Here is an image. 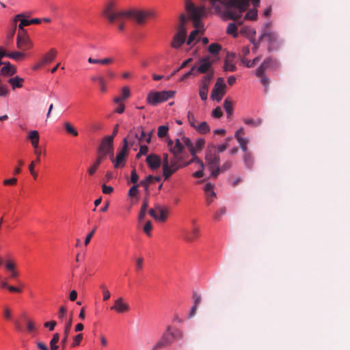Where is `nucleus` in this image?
Segmentation results:
<instances>
[{
    "label": "nucleus",
    "instance_id": "4",
    "mask_svg": "<svg viewBox=\"0 0 350 350\" xmlns=\"http://www.w3.org/2000/svg\"><path fill=\"white\" fill-rule=\"evenodd\" d=\"M186 17L184 14L180 16L181 24L178 27L177 32L174 36L171 46L174 49H179L185 42L187 29L185 25Z\"/></svg>",
    "mask_w": 350,
    "mask_h": 350
},
{
    "label": "nucleus",
    "instance_id": "39",
    "mask_svg": "<svg viewBox=\"0 0 350 350\" xmlns=\"http://www.w3.org/2000/svg\"><path fill=\"white\" fill-rule=\"evenodd\" d=\"M239 144L240 148L241 150L244 152H247V144L249 142L248 138L247 137H243V138H238L237 139Z\"/></svg>",
    "mask_w": 350,
    "mask_h": 350
},
{
    "label": "nucleus",
    "instance_id": "40",
    "mask_svg": "<svg viewBox=\"0 0 350 350\" xmlns=\"http://www.w3.org/2000/svg\"><path fill=\"white\" fill-rule=\"evenodd\" d=\"M152 180L153 176L152 175H148L139 182V185L144 187L145 190L147 191L148 189L149 185L152 183Z\"/></svg>",
    "mask_w": 350,
    "mask_h": 350
},
{
    "label": "nucleus",
    "instance_id": "63",
    "mask_svg": "<svg viewBox=\"0 0 350 350\" xmlns=\"http://www.w3.org/2000/svg\"><path fill=\"white\" fill-rule=\"evenodd\" d=\"M113 191V188L111 186H108L105 184L102 185V191L104 194H111Z\"/></svg>",
    "mask_w": 350,
    "mask_h": 350
},
{
    "label": "nucleus",
    "instance_id": "58",
    "mask_svg": "<svg viewBox=\"0 0 350 350\" xmlns=\"http://www.w3.org/2000/svg\"><path fill=\"white\" fill-rule=\"evenodd\" d=\"M152 223L150 221H148L144 226V232L148 235V236H150L151 234H150V231L152 230Z\"/></svg>",
    "mask_w": 350,
    "mask_h": 350
},
{
    "label": "nucleus",
    "instance_id": "44",
    "mask_svg": "<svg viewBox=\"0 0 350 350\" xmlns=\"http://www.w3.org/2000/svg\"><path fill=\"white\" fill-rule=\"evenodd\" d=\"M168 130H169V128H168V126H167V125L159 126L158 128V133H157L158 137L159 138H163V137L167 136Z\"/></svg>",
    "mask_w": 350,
    "mask_h": 350
},
{
    "label": "nucleus",
    "instance_id": "24",
    "mask_svg": "<svg viewBox=\"0 0 350 350\" xmlns=\"http://www.w3.org/2000/svg\"><path fill=\"white\" fill-rule=\"evenodd\" d=\"M72 327V319L70 318L68 321L66 322L64 326V338L61 340V344L63 347H65L66 344L68 341V338L69 336V333L70 332V329Z\"/></svg>",
    "mask_w": 350,
    "mask_h": 350
},
{
    "label": "nucleus",
    "instance_id": "20",
    "mask_svg": "<svg viewBox=\"0 0 350 350\" xmlns=\"http://www.w3.org/2000/svg\"><path fill=\"white\" fill-rule=\"evenodd\" d=\"M17 72L15 66L12 65L9 62L4 63V66L1 69V75L5 77H11Z\"/></svg>",
    "mask_w": 350,
    "mask_h": 350
},
{
    "label": "nucleus",
    "instance_id": "48",
    "mask_svg": "<svg viewBox=\"0 0 350 350\" xmlns=\"http://www.w3.org/2000/svg\"><path fill=\"white\" fill-rule=\"evenodd\" d=\"M187 118H188V121H189L190 126L192 128L196 127V124H198V121L196 119L193 113L192 112H191L190 111H189L187 113Z\"/></svg>",
    "mask_w": 350,
    "mask_h": 350
},
{
    "label": "nucleus",
    "instance_id": "59",
    "mask_svg": "<svg viewBox=\"0 0 350 350\" xmlns=\"http://www.w3.org/2000/svg\"><path fill=\"white\" fill-rule=\"evenodd\" d=\"M173 340L180 338L182 337V332L178 329H171Z\"/></svg>",
    "mask_w": 350,
    "mask_h": 350
},
{
    "label": "nucleus",
    "instance_id": "56",
    "mask_svg": "<svg viewBox=\"0 0 350 350\" xmlns=\"http://www.w3.org/2000/svg\"><path fill=\"white\" fill-rule=\"evenodd\" d=\"M211 115L215 118H219L222 116L223 112L219 107H217L213 110Z\"/></svg>",
    "mask_w": 350,
    "mask_h": 350
},
{
    "label": "nucleus",
    "instance_id": "16",
    "mask_svg": "<svg viewBox=\"0 0 350 350\" xmlns=\"http://www.w3.org/2000/svg\"><path fill=\"white\" fill-rule=\"evenodd\" d=\"M110 309L117 313H124L130 310L129 304L126 302L123 297H120L114 301V304Z\"/></svg>",
    "mask_w": 350,
    "mask_h": 350
},
{
    "label": "nucleus",
    "instance_id": "33",
    "mask_svg": "<svg viewBox=\"0 0 350 350\" xmlns=\"http://www.w3.org/2000/svg\"><path fill=\"white\" fill-rule=\"evenodd\" d=\"M161 339L164 340L167 344L170 345L174 340L172 335L171 334V327L168 326L165 333L163 334Z\"/></svg>",
    "mask_w": 350,
    "mask_h": 350
},
{
    "label": "nucleus",
    "instance_id": "15",
    "mask_svg": "<svg viewBox=\"0 0 350 350\" xmlns=\"http://www.w3.org/2000/svg\"><path fill=\"white\" fill-rule=\"evenodd\" d=\"M181 141L184 144V148L187 147L192 156V159L187 164H190L193 162H200V159L196 156V148L192 141L186 136L182 137Z\"/></svg>",
    "mask_w": 350,
    "mask_h": 350
},
{
    "label": "nucleus",
    "instance_id": "55",
    "mask_svg": "<svg viewBox=\"0 0 350 350\" xmlns=\"http://www.w3.org/2000/svg\"><path fill=\"white\" fill-rule=\"evenodd\" d=\"M82 339H83L82 334H79L77 336H75L73 338V342L72 343L71 347H75L76 346H78L80 344Z\"/></svg>",
    "mask_w": 350,
    "mask_h": 350
},
{
    "label": "nucleus",
    "instance_id": "19",
    "mask_svg": "<svg viewBox=\"0 0 350 350\" xmlns=\"http://www.w3.org/2000/svg\"><path fill=\"white\" fill-rule=\"evenodd\" d=\"M135 137L140 142H146L149 144L151 139V133L148 135L146 134L142 126H138L135 129Z\"/></svg>",
    "mask_w": 350,
    "mask_h": 350
},
{
    "label": "nucleus",
    "instance_id": "17",
    "mask_svg": "<svg viewBox=\"0 0 350 350\" xmlns=\"http://www.w3.org/2000/svg\"><path fill=\"white\" fill-rule=\"evenodd\" d=\"M146 163L148 166L152 170H155L160 167L161 160L159 155L156 154H150L146 157Z\"/></svg>",
    "mask_w": 350,
    "mask_h": 350
},
{
    "label": "nucleus",
    "instance_id": "38",
    "mask_svg": "<svg viewBox=\"0 0 350 350\" xmlns=\"http://www.w3.org/2000/svg\"><path fill=\"white\" fill-rule=\"evenodd\" d=\"M64 126L65 130L66 131V132L68 133H69L73 136L78 135L77 130L73 126H72V124L70 123H69L68 122H64Z\"/></svg>",
    "mask_w": 350,
    "mask_h": 350
},
{
    "label": "nucleus",
    "instance_id": "51",
    "mask_svg": "<svg viewBox=\"0 0 350 350\" xmlns=\"http://www.w3.org/2000/svg\"><path fill=\"white\" fill-rule=\"evenodd\" d=\"M226 209L225 207L220 208L213 215V218L215 221H219L221 217L225 215Z\"/></svg>",
    "mask_w": 350,
    "mask_h": 350
},
{
    "label": "nucleus",
    "instance_id": "13",
    "mask_svg": "<svg viewBox=\"0 0 350 350\" xmlns=\"http://www.w3.org/2000/svg\"><path fill=\"white\" fill-rule=\"evenodd\" d=\"M167 147L170 152L173 155H182L184 152V144L181 139L177 138L174 143L173 140L169 139L167 141Z\"/></svg>",
    "mask_w": 350,
    "mask_h": 350
},
{
    "label": "nucleus",
    "instance_id": "1",
    "mask_svg": "<svg viewBox=\"0 0 350 350\" xmlns=\"http://www.w3.org/2000/svg\"><path fill=\"white\" fill-rule=\"evenodd\" d=\"M103 15L110 23H118V29L120 31H124V20L132 18L138 24L144 23L148 18L153 17L154 13L153 11H142L135 10H119L116 8V3L113 1H110L105 6L103 11Z\"/></svg>",
    "mask_w": 350,
    "mask_h": 350
},
{
    "label": "nucleus",
    "instance_id": "7",
    "mask_svg": "<svg viewBox=\"0 0 350 350\" xmlns=\"http://www.w3.org/2000/svg\"><path fill=\"white\" fill-rule=\"evenodd\" d=\"M185 9L196 24L205 12L204 6H196L191 0H186Z\"/></svg>",
    "mask_w": 350,
    "mask_h": 350
},
{
    "label": "nucleus",
    "instance_id": "23",
    "mask_svg": "<svg viewBox=\"0 0 350 350\" xmlns=\"http://www.w3.org/2000/svg\"><path fill=\"white\" fill-rule=\"evenodd\" d=\"M8 82L11 85L12 90H15L16 88H21L23 87L24 79L18 76H15L12 78H10L8 80Z\"/></svg>",
    "mask_w": 350,
    "mask_h": 350
},
{
    "label": "nucleus",
    "instance_id": "42",
    "mask_svg": "<svg viewBox=\"0 0 350 350\" xmlns=\"http://www.w3.org/2000/svg\"><path fill=\"white\" fill-rule=\"evenodd\" d=\"M196 163L198 164L199 165V170L195 172L193 174V176L196 178H202L204 174V165L202 160L200 159V162H195Z\"/></svg>",
    "mask_w": 350,
    "mask_h": 350
},
{
    "label": "nucleus",
    "instance_id": "37",
    "mask_svg": "<svg viewBox=\"0 0 350 350\" xmlns=\"http://www.w3.org/2000/svg\"><path fill=\"white\" fill-rule=\"evenodd\" d=\"M59 340V334L58 333L54 334L50 341V348L51 350H57L59 348V346L57 345Z\"/></svg>",
    "mask_w": 350,
    "mask_h": 350
},
{
    "label": "nucleus",
    "instance_id": "5",
    "mask_svg": "<svg viewBox=\"0 0 350 350\" xmlns=\"http://www.w3.org/2000/svg\"><path fill=\"white\" fill-rule=\"evenodd\" d=\"M205 158L208 168L211 172V176L216 178L220 173L219 156L215 152H208L206 154Z\"/></svg>",
    "mask_w": 350,
    "mask_h": 350
},
{
    "label": "nucleus",
    "instance_id": "34",
    "mask_svg": "<svg viewBox=\"0 0 350 350\" xmlns=\"http://www.w3.org/2000/svg\"><path fill=\"white\" fill-rule=\"evenodd\" d=\"M221 50V46L218 43H212L208 46V51L213 55H218Z\"/></svg>",
    "mask_w": 350,
    "mask_h": 350
},
{
    "label": "nucleus",
    "instance_id": "6",
    "mask_svg": "<svg viewBox=\"0 0 350 350\" xmlns=\"http://www.w3.org/2000/svg\"><path fill=\"white\" fill-rule=\"evenodd\" d=\"M98 153L103 157L109 156L111 161H113V136H105L98 148Z\"/></svg>",
    "mask_w": 350,
    "mask_h": 350
},
{
    "label": "nucleus",
    "instance_id": "12",
    "mask_svg": "<svg viewBox=\"0 0 350 350\" xmlns=\"http://www.w3.org/2000/svg\"><path fill=\"white\" fill-rule=\"evenodd\" d=\"M17 47L21 50H27L32 46L31 40L26 31L18 32L16 38Z\"/></svg>",
    "mask_w": 350,
    "mask_h": 350
},
{
    "label": "nucleus",
    "instance_id": "64",
    "mask_svg": "<svg viewBox=\"0 0 350 350\" xmlns=\"http://www.w3.org/2000/svg\"><path fill=\"white\" fill-rule=\"evenodd\" d=\"M155 347L156 348H158L159 349H163L165 347H166L167 346H168L169 345L167 344L164 340H163V339H161V338H160L159 340H158L156 343H155Z\"/></svg>",
    "mask_w": 350,
    "mask_h": 350
},
{
    "label": "nucleus",
    "instance_id": "25",
    "mask_svg": "<svg viewBox=\"0 0 350 350\" xmlns=\"http://www.w3.org/2000/svg\"><path fill=\"white\" fill-rule=\"evenodd\" d=\"M28 138L31 140V143L34 149H38L39 143V133L37 131H31L28 134Z\"/></svg>",
    "mask_w": 350,
    "mask_h": 350
},
{
    "label": "nucleus",
    "instance_id": "35",
    "mask_svg": "<svg viewBox=\"0 0 350 350\" xmlns=\"http://www.w3.org/2000/svg\"><path fill=\"white\" fill-rule=\"evenodd\" d=\"M260 59L259 56L256 57L252 60H249L245 57H243L241 59V62L247 67V68H252L257 62H258Z\"/></svg>",
    "mask_w": 350,
    "mask_h": 350
},
{
    "label": "nucleus",
    "instance_id": "53",
    "mask_svg": "<svg viewBox=\"0 0 350 350\" xmlns=\"http://www.w3.org/2000/svg\"><path fill=\"white\" fill-rule=\"evenodd\" d=\"M258 77L260 78V82L264 85L265 91H267L269 84V78L265 74H262Z\"/></svg>",
    "mask_w": 350,
    "mask_h": 350
},
{
    "label": "nucleus",
    "instance_id": "43",
    "mask_svg": "<svg viewBox=\"0 0 350 350\" xmlns=\"http://www.w3.org/2000/svg\"><path fill=\"white\" fill-rule=\"evenodd\" d=\"M167 210L166 208H158V215H157V221H165L167 218Z\"/></svg>",
    "mask_w": 350,
    "mask_h": 350
},
{
    "label": "nucleus",
    "instance_id": "41",
    "mask_svg": "<svg viewBox=\"0 0 350 350\" xmlns=\"http://www.w3.org/2000/svg\"><path fill=\"white\" fill-rule=\"evenodd\" d=\"M243 122L247 124L252 126H258L261 124L262 120L260 118H258L256 120H254L253 118H245L243 120Z\"/></svg>",
    "mask_w": 350,
    "mask_h": 350
},
{
    "label": "nucleus",
    "instance_id": "60",
    "mask_svg": "<svg viewBox=\"0 0 350 350\" xmlns=\"http://www.w3.org/2000/svg\"><path fill=\"white\" fill-rule=\"evenodd\" d=\"M131 95L130 90L129 87L124 86L122 89V98L125 100L128 98Z\"/></svg>",
    "mask_w": 350,
    "mask_h": 350
},
{
    "label": "nucleus",
    "instance_id": "27",
    "mask_svg": "<svg viewBox=\"0 0 350 350\" xmlns=\"http://www.w3.org/2000/svg\"><path fill=\"white\" fill-rule=\"evenodd\" d=\"M193 129L200 134H206L211 131L209 125L205 121L196 124Z\"/></svg>",
    "mask_w": 350,
    "mask_h": 350
},
{
    "label": "nucleus",
    "instance_id": "10",
    "mask_svg": "<svg viewBox=\"0 0 350 350\" xmlns=\"http://www.w3.org/2000/svg\"><path fill=\"white\" fill-rule=\"evenodd\" d=\"M213 77V73H208L203 77L199 87V95L202 100H206L208 96V88Z\"/></svg>",
    "mask_w": 350,
    "mask_h": 350
},
{
    "label": "nucleus",
    "instance_id": "30",
    "mask_svg": "<svg viewBox=\"0 0 350 350\" xmlns=\"http://www.w3.org/2000/svg\"><path fill=\"white\" fill-rule=\"evenodd\" d=\"M243 159L244 165L247 168L251 169L253 167L254 160L250 152L245 153Z\"/></svg>",
    "mask_w": 350,
    "mask_h": 350
},
{
    "label": "nucleus",
    "instance_id": "31",
    "mask_svg": "<svg viewBox=\"0 0 350 350\" xmlns=\"http://www.w3.org/2000/svg\"><path fill=\"white\" fill-rule=\"evenodd\" d=\"M88 62L90 64H100L105 65V64H109L112 63L113 59L109 58V57L104 58V59H94L92 57H89L88 59Z\"/></svg>",
    "mask_w": 350,
    "mask_h": 350
},
{
    "label": "nucleus",
    "instance_id": "14",
    "mask_svg": "<svg viewBox=\"0 0 350 350\" xmlns=\"http://www.w3.org/2000/svg\"><path fill=\"white\" fill-rule=\"evenodd\" d=\"M277 66V61L275 59H273L272 57H267L264 59V61L262 62V64L258 66V68L256 69V77H260L262 74H265V72L270 69V68H274Z\"/></svg>",
    "mask_w": 350,
    "mask_h": 350
},
{
    "label": "nucleus",
    "instance_id": "45",
    "mask_svg": "<svg viewBox=\"0 0 350 350\" xmlns=\"http://www.w3.org/2000/svg\"><path fill=\"white\" fill-rule=\"evenodd\" d=\"M25 56V54L22 52L19 51H14L12 53H8V57L13 59L14 60H19L22 58H23Z\"/></svg>",
    "mask_w": 350,
    "mask_h": 350
},
{
    "label": "nucleus",
    "instance_id": "2",
    "mask_svg": "<svg viewBox=\"0 0 350 350\" xmlns=\"http://www.w3.org/2000/svg\"><path fill=\"white\" fill-rule=\"evenodd\" d=\"M183 162L184 158L183 155H173L168 163L166 162L163 163V174L165 180L168 179L178 169L189 165L187 163H183Z\"/></svg>",
    "mask_w": 350,
    "mask_h": 350
},
{
    "label": "nucleus",
    "instance_id": "21",
    "mask_svg": "<svg viewBox=\"0 0 350 350\" xmlns=\"http://www.w3.org/2000/svg\"><path fill=\"white\" fill-rule=\"evenodd\" d=\"M200 66L196 69L198 72L206 73L211 67V62L208 57H204L199 60Z\"/></svg>",
    "mask_w": 350,
    "mask_h": 350
},
{
    "label": "nucleus",
    "instance_id": "52",
    "mask_svg": "<svg viewBox=\"0 0 350 350\" xmlns=\"http://www.w3.org/2000/svg\"><path fill=\"white\" fill-rule=\"evenodd\" d=\"M204 144H205L204 139H203V138L197 139L194 144V146L196 148V151L197 152V150H201L204 148Z\"/></svg>",
    "mask_w": 350,
    "mask_h": 350
},
{
    "label": "nucleus",
    "instance_id": "29",
    "mask_svg": "<svg viewBox=\"0 0 350 350\" xmlns=\"http://www.w3.org/2000/svg\"><path fill=\"white\" fill-rule=\"evenodd\" d=\"M22 16H23L22 14H18L16 15L15 17L14 18V19L12 22V24H11L13 29L8 34V38L9 40H12L13 38L14 35L15 33V31L16 29L17 22L18 21V20H20V18Z\"/></svg>",
    "mask_w": 350,
    "mask_h": 350
},
{
    "label": "nucleus",
    "instance_id": "49",
    "mask_svg": "<svg viewBox=\"0 0 350 350\" xmlns=\"http://www.w3.org/2000/svg\"><path fill=\"white\" fill-rule=\"evenodd\" d=\"M224 69L225 71L234 72L236 70V66L231 62L226 60L224 65Z\"/></svg>",
    "mask_w": 350,
    "mask_h": 350
},
{
    "label": "nucleus",
    "instance_id": "9",
    "mask_svg": "<svg viewBox=\"0 0 350 350\" xmlns=\"http://www.w3.org/2000/svg\"><path fill=\"white\" fill-rule=\"evenodd\" d=\"M191 229L183 228L181 230V237L187 242L191 243L195 241L200 234V230L196 226V220H191Z\"/></svg>",
    "mask_w": 350,
    "mask_h": 350
},
{
    "label": "nucleus",
    "instance_id": "57",
    "mask_svg": "<svg viewBox=\"0 0 350 350\" xmlns=\"http://www.w3.org/2000/svg\"><path fill=\"white\" fill-rule=\"evenodd\" d=\"M139 180V176L137 174L135 169L134 168L131 173V182L134 185H137V183Z\"/></svg>",
    "mask_w": 350,
    "mask_h": 350
},
{
    "label": "nucleus",
    "instance_id": "46",
    "mask_svg": "<svg viewBox=\"0 0 350 350\" xmlns=\"http://www.w3.org/2000/svg\"><path fill=\"white\" fill-rule=\"evenodd\" d=\"M261 36L266 38L269 44L274 42L276 40V35L271 31L265 32L261 35Z\"/></svg>",
    "mask_w": 350,
    "mask_h": 350
},
{
    "label": "nucleus",
    "instance_id": "22",
    "mask_svg": "<svg viewBox=\"0 0 350 350\" xmlns=\"http://www.w3.org/2000/svg\"><path fill=\"white\" fill-rule=\"evenodd\" d=\"M4 266L5 270L10 271L14 269H16L15 260L11 256L10 254H7L4 256Z\"/></svg>",
    "mask_w": 350,
    "mask_h": 350
},
{
    "label": "nucleus",
    "instance_id": "47",
    "mask_svg": "<svg viewBox=\"0 0 350 350\" xmlns=\"http://www.w3.org/2000/svg\"><path fill=\"white\" fill-rule=\"evenodd\" d=\"M224 108L228 116L232 114V103L228 98L225 99L224 102Z\"/></svg>",
    "mask_w": 350,
    "mask_h": 350
},
{
    "label": "nucleus",
    "instance_id": "62",
    "mask_svg": "<svg viewBox=\"0 0 350 350\" xmlns=\"http://www.w3.org/2000/svg\"><path fill=\"white\" fill-rule=\"evenodd\" d=\"M139 185H133L129 191V196L130 197H134L138 192Z\"/></svg>",
    "mask_w": 350,
    "mask_h": 350
},
{
    "label": "nucleus",
    "instance_id": "18",
    "mask_svg": "<svg viewBox=\"0 0 350 350\" xmlns=\"http://www.w3.org/2000/svg\"><path fill=\"white\" fill-rule=\"evenodd\" d=\"M213 185L211 183H206L204 191L206 196V204L209 206L216 198V193L213 190Z\"/></svg>",
    "mask_w": 350,
    "mask_h": 350
},
{
    "label": "nucleus",
    "instance_id": "36",
    "mask_svg": "<svg viewBox=\"0 0 350 350\" xmlns=\"http://www.w3.org/2000/svg\"><path fill=\"white\" fill-rule=\"evenodd\" d=\"M148 206V201L146 198V199L144 200V201L142 202V206H141V209H140V211H139V220H142V219H143L144 218V217L146 215V211H147Z\"/></svg>",
    "mask_w": 350,
    "mask_h": 350
},
{
    "label": "nucleus",
    "instance_id": "11",
    "mask_svg": "<svg viewBox=\"0 0 350 350\" xmlns=\"http://www.w3.org/2000/svg\"><path fill=\"white\" fill-rule=\"evenodd\" d=\"M127 146V138H124V146L122 150L117 154L116 159L113 158V161H112L115 168H119L124 165V163L126 161Z\"/></svg>",
    "mask_w": 350,
    "mask_h": 350
},
{
    "label": "nucleus",
    "instance_id": "61",
    "mask_svg": "<svg viewBox=\"0 0 350 350\" xmlns=\"http://www.w3.org/2000/svg\"><path fill=\"white\" fill-rule=\"evenodd\" d=\"M66 312H67V309L66 308V307L61 306L59 309L58 314H57L58 319L60 320H63L66 314Z\"/></svg>",
    "mask_w": 350,
    "mask_h": 350
},
{
    "label": "nucleus",
    "instance_id": "32",
    "mask_svg": "<svg viewBox=\"0 0 350 350\" xmlns=\"http://www.w3.org/2000/svg\"><path fill=\"white\" fill-rule=\"evenodd\" d=\"M226 33L232 35L234 38L238 36L237 26L234 23H230L226 29Z\"/></svg>",
    "mask_w": 350,
    "mask_h": 350
},
{
    "label": "nucleus",
    "instance_id": "3",
    "mask_svg": "<svg viewBox=\"0 0 350 350\" xmlns=\"http://www.w3.org/2000/svg\"><path fill=\"white\" fill-rule=\"evenodd\" d=\"M174 94L175 91L173 90L150 91L147 95L146 101L150 105L157 106L158 104L172 98Z\"/></svg>",
    "mask_w": 350,
    "mask_h": 350
},
{
    "label": "nucleus",
    "instance_id": "8",
    "mask_svg": "<svg viewBox=\"0 0 350 350\" xmlns=\"http://www.w3.org/2000/svg\"><path fill=\"white\" fill-rule=\"evenodd\" d=\"M226 85L222 77H219L211 92V98L217 102H220L226 94Z\"/></svg>",
    "mask_w": 350,
    "mask_h": 350
},
{
    "label": "nucleus",
    "instance_id": "54",
    "mask_svg": "<svg viewBox=\"0 0 350 350\" xmlns=\"http://www.w3.org/2000/svg\"><path fill=\"white\" fill-rule=\"evenodd\" d=\"M198 34V29L193 30L190 33V34L189 36V38H188L187 41V44L188 45L191 44L192 42L195 40L196 37L197 36Z\"/></svg>",
    "mask_w": 350,
    "mask_h": 350
},
{
    "label": "nucleus",
    "instance_id": "26",
    "mask_svg": "<svg viewBox=\"0 0 350 350\" xmlns=\"http://www.w3.org/2000/svg\"><path fill=\"white\" fill-rule=\"evenodd\" d=\"M57 54V51L55 49H51L50 51L46 53L43 58L41 59L44 64H49L51 63L55 58Z\"/></svg>",
    "mask_w": 350,
    "mask_h": 350
},
{
    "label": "nucleus",
    "instance_id": "50",
    "mask_svg": "<svg viewBox=\"0 0 350 350\" xmlns=\"http://www.w3.org/2000/svg\"><path fill=\"white\" fill-rule=\"evenodd\" d=\"M23 16L20 18V23L18 25V30L19 32H23V31H25L24 29V27L28 26L30 25L29 20L26 18H22Z\"/></svg>",
    "mask_w": 350,
    "mask_h": 350
},
{
    "label": "nucleus",
    "instance_id": "28",
    "mask_svg": "<svg viewBox=\"0 0 350 350\" xmlns=\"http://www.w3.org/2000/svg\"><path fill=\"white\" fill-rule=\"evenodd\" d=\"M105 158V157H103V155H98L94 164L90 166L88 170L90 175H93L96 173L98 166L100 165Z\"/></svg>",
    "mask_w": 350,
    "mask_h": 350
}]
</instances>
